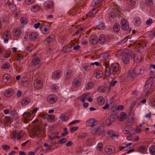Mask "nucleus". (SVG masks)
<instances>
[{
	"label": "nucleus",
	"mask_w": 155,
	"mask_h": 155,
	"mask_svg": "<svg viewBox=\"0 0 155 155\" xmlns=\"http://www.w3.org/2000/svg\"><path fill=\"white\" fill-rule=\"evenodd\" d=\"M135 24L137 25L138 26L140 24V19L138 18H135Z\"/></svg>",
	"instance_id": "0e129e2a"
},
{
	"label": "nucleus",
	"mask_w": 155,
	"mask_h": 155,
	"mask_svg": "<svg viewBox=\"0 0 155 155\" xmlns=\"http://www.w3.org/2000/svg\"><path fill=\"white\" fill-rule=\"evenodd\" d=\"M10 65L9 63H6L3 64L2 66V69H8L10 68Z\"/></svg>",
	"instance_id": "09e8293b"
},
{
	"label": "nucleus",
	"mask_w": 155,
	"mask_h": 155,
	"mask_svg": "<svg viewBox=\"0 0 155 155\" xmlns=\"http://www.w3.org/2000/svg\"><path fill=\"white\" fill-rule=\"evenodd\" d=\"M134 123V120L133 118L128 120L126 122V124L128 126H130L133 125Z\"/></svg>",
	"instance_id": "58836bf2"
},
{
	"label": "nucleus",
	"mask_w": 155,
	"mask_h": 155,
	"mask_svg": "<svg viewBox=\"0 0 155 155\" xmlns=\"http://www.w3.org/2000/svg\"><path fill=\"white\" fill-rule=\"evenodd\" d=\"M127 118V114L126 113L123 112L121 113L119 120L121 121H124Z\"/></svg>",
	"instance_id": "7c9ffc66"
},
{
	"label": "nucleus",
	"mask_w": 155,
	"mask_h": 155,
	"mask_svg": "<svg viewBox=\"0 0 155 155\" xmlns=\"http://www.w3.org/2000/svg\"><path fill=\"white\" fill-rule=\"evenodd\" d=\"M120 14L119 8L118 7H115L113 12H111L109 14V18L110 21L113 22L114 18Z\"/></svg>",
	"instance_id": "20e7f679"
},
{
	"label": "nucleus",
	"mask_w": 155,
	"mask_h": 155,
	"mask_svg": "<svg viewBox=\"0 0 155 155\" xmlns=\"http://www.w3.org/2000/svg\"><path fill=\"white\" fill-rule=\"evenodd\" d=\"M68 134V132L67 130V128L65 127L64 129V131L61 134L62 136L64 137L66 136Z\"/></svg>",
	"instance_id": "4d7b16f0"
},
{
	"label": "nucleus",
	"mask_w": 155,
	"mask_h": 155,
	"mask_svg": "<svg viewBox=\"0 0 155 155\" xmlns=\"http://www.w3.org/2000/svg\"><path fill=\"white\" fill-rule=\"evenodd\" d=\"M147 45L145 43H138L137 46L138 51L139 52H142L147 49Z\"/></svg>",
	"instance_id": "9d476101"
},
{
	"label": "nucleus",
	"mask_w": 155,
	"mask_h": 155,
	"mask_svg": "<svg viewBox=\"0 0 155 155\" xmlns=\"http://www.w3.org/2000/svg\"><path fill=\"white\" fill-rule=\"evenodd\" d=\"M31 10L34 12H36L38 11V8L36 5H34L31 8Z\"/></svg>",
	"instance_id": "3c124183"
},
{
	"label": "nucleus",
	"mask_w": 155,
	"mask_h": 155,
	"mask_svg": "<svg viewBox=\"0 0 155 155\" xmlns=\"http://www.w3.org/2000/svg\"><path fill=\"white\" fill-rule=\"evenodd\" d=\"M105 152L108 154H110L114 152V150L111 147H107L105 149Z\"/></svg>",
	"instance_id": "2f4dec72"
},
{
	"label": "nucleus",
	"mask_w": 155,
	"mask_h": 155,
	"mask_svg": "<svg viewBox=\"0 0 155 155\" xmlns=\"http://www.w3.org/2000/svg\"><path fill=\"white\" fill-rule=\"evenodd\" d=\"M152 84L153 82L150 79H148L146 82L144 87V91L146 93V95L149 94L150 89L152 87Z\"/></svg>",
	"instance_id": "423d86ee"
},
{
	"label": "nucleus",
	"mask_w": 155,
	"mask_h": 155,
	"mask_svg": "<svg viewBox=\"0 0 155 155\" xmlns=\"http://www.w3.org/2000/svg\"><path fill=\"white\" fill-rule=\"evenodd\" d=\"M69 117L63 114H62L60 116V119L61 120L63 121H67L69 119Z\"/></svg>",
	"instance_id": "37998d69"
},
{
	"label": "nucleus",
	"mask_w": 155,
	"mask_h": 155,
	"mask_svg": "<svg viewBox=\"0 0 155 155\" xmlns=\"http://www.w3.org/2000/svg\"><path fill=\"white\" fill-rule=\"evenodd\" d=\"M83 68L85 71H88L90 70L91 68L90 65H86L83 66Z\"/></svg>",
	"instance_id": "6e6d98bb"
},
{
	"label": "nucleus",
	"mask_w": 155,
	"mask_h": 155,
	"mask_svg": "<svg viewBox=\"0 0 155 155\" xmlns=\"http://www.w3.org/2000/svg\"><path fill=\"white\" fill-rule=\"evenodd\" d=\"M42 117H44L45 118H46L48 121H51L52 120L54 116H53V117H52L51 115L45 114L43 115Z\"/></svg>",
	"instance_id": "c756f323"
},
{
	"label": "nucleus",
	"mask_w": 155,
	"mask_h": 155,
	"mask_svg": "<svg viewBox=\"0 0 155 155\" xmlns=\"http://www.w3.org/2000/svg\"><path fill=\"white\" fill-rule=\"evenodd\" d=\"M20 21L21 23L23 24H25L28 22L27 18L24 17H22L20 19Z\"/></svg>",
	"instance_id": "49530a36"
},
{
	"label": "nucleus",
	"mask_w": 155,
	"mask_h": 155,
	"mask_svg": "<svg viewBox=\"0 0 155 155\" xmlns=\"http://www.w3.org/2000/svg\"><path fill=\"white\" fill-rule=\"evenodd\" d=\"M146 2L147 5L148 6H151L153 4V2L152 0H146Z\"/></svg>",
	"instance_id": "5fc2aeb1"
},
{
	"label": "nucleus",
	"mask_w": 155,
	"mask_h": 155,
	"mask_svg": "<svg viewBox=\"0 0 155 155\" xmlns=\"http://www.w3.org/2000/svg\"><path fill=\"white\" fill-rule=\"evenodd\" d=\"M98 42L100 44H103L105 42V39L104 35H101L98 38Z\"/></svg>",
	"instance_id": "4be33fe9"
},
{
	"label": "nucleus",
	"mask_w": 155,
	"mask_h": 155,
	"mask_svg": "<svg viewBox=\"0 0 155 155\" xmlns=\"http://www.w3.org/2000/svg\"><path fill=\"white\" fill-rule=\"evenodd\" d=\"M31 116V114L29 112H25L23 114V116L24 117V121L25 123L28 122L31 120V119L29 118Z\"/></svg>",
	"instance_id": "4468645a"
},
{
	"label": "nucleus",
	"mask_w": 155,
	"mask_h": 155,
	"mask_svg": "<svg viewBox=\"0 0 155 155\" xmlns=\"http://www.w3.org/2000/svg\"><path fill=\"white\" fill-rule=\"evenodd\" d=\"M94 85V83L92 82H88L86 86V90H89L92 88Z\"/></svg>",
	"instance_id": "4c0bfd02"
},
{
	"label": "nucleus",
	"mask_w": 155,
	"mask_h": 155,
	"mask_svg": "<svg viewBox=\"0 0 155 155\" xmlns=\"http://www.w3.org/2000/svg\"><path fill=\"white\" fill-rule=\"evenodd\" d=\"M119 25L117 23H115L113 26V30L115 32H118L120 29Z\"/></svg>",
	"instance_id": "e433bc0d"
},
{
	"label": "nucleus",
	"mask_w": 155,
	"mask_h": 155,
	"mask_svg": "<svg viewBox=\"0 0 155 155\" xmlns=\"http://www.w3.org/2000/svg\"><path fill=\"white\" fill-rule=\"evenodd\" d=\"M34 87L37 89L40 88L42 87V84L40 79L37 78L35 81Z\"/></svg>",
	"instance_id": "ddd939ff"
},
{
	"label": "nucleus",
	"mask_w": 155,
	"mask_h": 155,
	"mask_svg": "<svg viewBox=\"0 0 155 155\" xmlns=\"http://www.w3.org/2000/svg\"><path fill=\"white\" fill-rule=\"evenodd\" d=\"M14 32L16 36H19L21 34V31L19 28H15L14 30Z\"/></svg>",
	"instance_id": "f704fd0d"
},
{
	"label": "nucleus",
	"mask_w": 155,
	"mask_h": 155,
	"mask_svg": "<svg viewBox=\"0 0 155 155\" xmlns=\"http://www.w3.org/2000/svg\"><path fill=\"white\" fill-rule=\"evenodd\" d=\"M73 83L74 85L76 86L77 87L80 85V82L79 81L76 79H75L73 80Z\"/></svg>",
	"instance_id": "8fccbe9b"
},
{
	"label": "nucleus",
	"mask_w": 155,
	"mask_h": 155,
	"mask_svg": "<svg viewBox=\"0 0 155 155\" xmlns=\"http://www.w3.org/2000/svg\"><path fill=\"white\" fill-rule=\"evenodd\" d=\"M116 117V114L114 113H111L110 116H108L106 120V124L107 126L110 125L115 121Z\"/></svg>",
	"instance_id": "39448f33"
},
{
	"label": "nucleus",
	"mask_w": 155,
	"mask_h": 155,
	"mask_svg": "<svg viewBox=\"0 0 155 155\" xmlns=\"http://www.w3.org/2000/svg\"><path fill=\"white\" fill-rule=\"evenodd\" d=\"M105 90L104 88L102 87H99L97 89L98 91L100 92H103Z\"/></svg>",
	"instance_id": "e2e57ef3"
},
{
	"label": "nucleus",
	"mask_w": 155,
	"mask_h": 155,
	"mask_svg": "<svg viewBox=\"0 0 155 155\" xmlns=\"http://www.w3.org/2000/svg\"><path fill=\"white\" fill-rule=\"evenodd\" d=\"M97 101L100 104H103L104 103V99L103 97L100 96L98 98Z\"/></svg>",
	"instance_id": "a19ab883"
},
{
	"label": "nucleus",
	"mask_w": 155,
	"mask_h": 155,
	"mask_svg": "<svg viewBox=\"0 0 155 155\" xmlns=\"http://www.w3.org/2000/svg\"><path fill=\"white\" fill-rule=\"evenodd\" d=\"M72 46L71 45H69L67 46L63 47L62 49V51L64 52H67L71 51Z\"/></svg>",
	"instance_id": "aec40b11"
},
{
	"label": "nucleus",
	"mask_w": 155,
	"mask_h": 155,
	"mask_svg": "<svg viewBox=\"0 0 155 155\" xmlns=\"http://www.w3.org/2000/svg\"><path fill=\"white\" fill-rule=\"evenodd\" d=\"M122 59L124 62L126 64H128L130 62V59L127 57L123 56L122 57Z\"/></svg>",
	"instance_id": "ea45409f"
},
{
	"label": "nucleus",
	"mask_w": 155,
	"mask_h": 155,
	"mask_svg": "<svg viewBox=\"0 0 155 155\" xmlns=\"http://www.w3.org/2000/svg\"><path fill=\"white\" fill-rule=\"evenodd\" d=\"M97 149L100 151H101L102 150V143H99L97 144Z\"/></svg>",
	"instance_id": "052dcab7"
},
{
	"label": "nucleus",
	"mask_w": 155,
	"mask_h": 155,
	"mask_svg": "<svg viewBox=\"0 0 155 155\" xmlns=\"http://www.w3.org/2000/svg\"><path fill=\"white\" fill-rule=\"evenodd\" d=\"M108 134L109 136L111 138H117L118 137L119 134L114 133L113 131L111 130L108 132Z\"/></svg>",
	"instance_id": "393cba45"
},
{
	"label": "nucleus",
	"mask_w": 155,
	"mask_h": 155,
	"mask_svg": "<svg viewBox=\"0 0 155 155\" xmlns=\"http://www.w3.org/2000/svg\"><path fill=\"white\" fill-rule=\"evenodd\" d=\"M78 129V127H71L70 129V131L71 132H73L77 130Z\"/></svg>",
	"instance_id": "338daca9"
},
{
	"label": "nucleus",
	"mask_w": 155,
	"mask_h": 155,
	"mask_svg": "<svg viewBox=\"0 0 155 155\" xmlns=\"http://www.w3.org/2000/svg\"><path fill=\"white\" fill-rule=\"evenodd\" d=\"M152 22V19L151 18H150L146 21V24L147 25H149L151 24Z\"/></svg>",
	"instance_id": "bf43d9fd"
},
{
	"label": "nucleus",
	"mask_w": 155,
	"mask_h": 155,
	"mask_svg": "<svg viewBox=\"0 0 155 155\" xmlns=\"http://www.w3.org/2000/svg\"><path fill=\"white\" fill-rule=\"evenodd\" d=\"M37 37V34L34 32L31 33L29 35V38L31 40H35Z\"/></svg>",
	"instance_id": "cd10ccee"
},
{
	"label": "nucleus",
	"mask_w": 155,
	"mask_h": 155,
	"mask_svg": "<svg viewBox=\"0 0 155 155\" xmlns=\"http://www.w3.org/2000/svg\"><path fill=\"white\" fill-rule=\"evenodd\" d=\"M59 137L55 136L54 134H52L51 136H48L49 139L51 140H52Z\"/></svg>",
	"instance_id": "69168bd1"
},
{
	"label": "nucleus",
	"mask_w": 155,
	"mask_h": 155,
	"mask_svg": "<svg viewBox=\"0 0 155 155\" xmlns=\"http://www.w3.org/2000/svg\"><path fill=\"white\" fill-rule=\"evenodd\" d=\"M67 141V139L65 138H63L59 140L58 141V144L61 143V144H62L66 142Z\"/></svg>",
	"instance_id": "603ef678"
},
{
	"label": "nucleus",
	"mask_w": 155,
	"mask_h": 155,
	"mask_svg": "<svg viewBox=\"0 0 155 155\" xmlns=\"http://www.w3.org/2000/svg\"><path fill=\"white\" fill-rule=\"evenodd\" d=\"M104 25L103 22H101L99 25H98L97 26V28L99 29L103 30L104 28Z\"/></svg>",
	"instance_id": "de8ad7c7"
},
{
	"label": "nucleus",
	"mask_w": 155,
	"mask_h": 155,
	"mask_svg": "<svg viewBox=\"0 0 155 155\" xmlns=\"http://www.w3.org/2000/svg\"><path fill=\"white\" fill-rule=\"evenodd\" d=\"M10 33L9 31H6L3 34V38L5 43H7L9 40V36H10Z\"/></svg>",
	"instance_id": "f3484780"
},
{
	"label": "nucleus",
	"mask_w": 155,
	"mask_h": 155,
	"mask_svg": "<svg viewBox=\"0 0 155 155\" xmlns=\"http://www.w3.org/2000/svg\"><path fill=\"white\" fill-rule=\"evenodd\" d=\"M121 28L124 30H128L129 32H130L132 30V28H129V23L127 21L124 19H122L121 20Z\"/></svg>",
	"instance_id": "0eeeda50"
},
{
	"label": "nucleus",
	"mask_w": 155,
	"mask_h": 155,
	"mask_svg": "<svg viewBox=\"0 0 155 155\" xmlns=\"http://www.w3.org/2000/svg\"><path fill=\"white\" fill-rule=\"evenodd\" d=\"M13 93V90L12 88H9L5 91L4 95L5 97H8L12 96Z\"/></svg>",
	"instance_id": "dca6fc26"
},
{
	"label": "nucleus",
	"mask_w": 155,
	"mask_h": 155,
	"mask_svg": "<svg viewBox=\"0 0 155 155\" xmlns=\"http://www.w3.org/2000/svg\"><path fill=\"white\" fill-rule=\"evenodd\" d=\"M149 150L152 155H155V146H152L150 147Z\"/></svg>",
	"instance_id": "c9c22d12"
},
{
	"label": "nucleus",
	"mask_w": 155,
	"mask_h": 155,
	"mask_svg": "<svg viewBox=\"0 0 155 155\" xmlns=\"http://www.w3.org/2000/svg\"><path fill=\"white\" fill-rule=\"evenodd\" d=\"M120 72L119 66L117 63L111 65L110 67H106L105 69V75L106 77H109L111 74L117 77Z\"/></svg>",
	"instance_id": "f257e3e1"
},
{
	"label": "nucleus",
	"mask_w": 155,
	"mask_h": 155,
	"mask_svg": "<svg viewBox=\"0 0 155 155\" xmlns=\"http://www.w3.org/2000/svg\"><path fill=\"white\" fill-rule=\"evenodd\" d=\"M12 135L14 138H17L18 139H21L23 137L20 134L16 133L15 131H14L13 132Z\"/></svg>",
	"instance_id": "b1692460"
},
{
	"label": "nucleus",
	"mask_w": 155,
	"mask_h": 155,
	"mask_svg": "<svg viewBox=\"0 0 155 155\" xmlns=\"http://www.w3.org/2000/svg\"><path fill=\"white\" fill-rule=\"evenodd\" d=\"M87 136V134L86 133H84L80 134L78 136V139H83Z\"/></svg>",
	"instance_id": "79ce46f5"
},
{
	"label": "nucleus",
	"mask_w": 155,
	"mask_h": 155,
	"mask_svg": "<svg viewBox=\"0 0 155 155\" xmlns=\"http://www.w3.org/2000/svg\"><path fill=\"white\" fill-rule=\"evenodd\" d=\"M136 2V0H127L128 4L130 5L132 4L135 3Z\"/></svg>",
	"instance_id": "680f3d73"
},
{
	"label": "nucleus",
	"mask_w": 155,
	"mask_h": 155,
	"mask_svg": "<svg viewBox=\"0 0 155 155\" xmlns=\"http://www.w3.org/2000/svg\"><path fill=\"white\" fill-rule=\"evenodd\" d=\"M105 130L104 127L103 125L100 126H96L93 127L91 129L92 134L94 135H99Z\"/></svg>",
	"instance_id": "7ed1b4c3"
},
{
	"label": "nucleus",
	"mask_w": 155,
	"mask_h": 155,
	"mask_svg": "<svg viewBox=\"0 0 155 155\" xmlns=\"http://www.w3.org/2000/svg\"><path fill=\"white\" fill-rule=\"evenodd\" d=\"M32 61L33 64L35 65H37L39 64L40 61V59L39 58L35 57L32 60Z\"/></svg>",
	"instance_id": "72a5a7b5"
},
{
	"label": "nucleus",
	"mask_w": 155,
	"mask_h": 155,
	"mask_svg": "<svg viewBox=\"0 0 155 155\" xmlns=\"http://www.w3.org/2000/svg\"><path fill=\"white\" fill-rule=\"evenodd\" d=\"M54 37L53 35H51L46 38V41L47 42L50 43L52 42L54 39Z\"/></svg>",
	"instance_id": "c03bdc74"
},
{
	"label": "nucleus",
	"mask_w": 155,
	"mask_h": 155,
	"mask_svg": "<svg viewBox=\"0 0 155 155\" xmlns=\"http://www.w3.org/2000/svg\"><path fill=\"white\" fill-rule=\"evenodd\" d=\"M90 94L89 93L84 94L83 95L81 96L80 97V100L82 102L84 103L85 101V99L87 98V96H89Z\"/></svg>",
	"instance_id": "5701e85b"
},
{
	"label": "nucleus",
	"mask_w": 155,
	"mask_h": 155,
	"mask_svg": "<svg viewBox=\"0 0 155 155\" xmlns=\"http://www.w3.org/2000/svg\"><path fill=\"white\" fill-rule=\"evenodd\" d=\"M60 73L61 71L59 70L54 71L52 74V78L54 79H58L60 77Z\"/></svg>",
	"instance_id": "6ab92c4d"
},
{
	"label": "nucleus",
	"mask_w": 155,
	"mask_h": 155,
	"mask_svg": "<svg viewBox=\"0 0 155 155\" xmlns=\"http://www.w3.org/2000/svg\"><path fill=\"white\" fill-rule=\"evenodd\" d=\"M97 122L93 119L87 120L86 122V125L87 126H93L97 124Z\"/></svg>",
	"instance_id": "2eb2a0df"
},
{
	"label": "nucleus",
	"mask_w": 155,
	"mask_h": 155,
	"mask_svg": "<svg viewBox=\"0 0 155 155\" xmlns=\"http://www.w3.org/2000/svg\"><path fill=\"white\" fill-rule=\"evenodd\" d=\"M57 98L55 95L51 94L47 97V101L50 104H53L57 101Z\"/></svg>",
	"instance_id": "1a4fd4ad"
},
{
	"label": "nucleus",
	"mask_w": 155,
	"mask_h": 155,
	"mask_svg": "<svg viewBox=\"0 0 155 155\" xmlns=\"http://www.w3.org/2000/svg\"><path fill=\"white\" fill-rule=\"evenodd\" d=\"M124 53L126 55L130 57L131 59L134 58L135 57V54L132 51L130 50L126 49L124 51Z\"/></svg>",
	"instance_id": "f8f14e48"
},
{
	"label": "nucleus",
	"mask_w": 155,
	"mask_h": 155,
	"mask_svg": "<svg viewBox=\"0 0 155 155\" xmlns=\"http://www.w3.org/2000/svg\"><path fill=\"white\" fill-rule=\"evenodd\" d=\"M141 71H143V70L137 68H131L129 70L128 76L132 78H134L136 75L141 74L142 73Z\"/></svg>",
	"instance_id": "f03ea898"
},
{
	"label": "nucleus",
	"mask_w": 155,
	"mask_h": 155,
	"mask_svg": "<svg viewBox=\"0 0 155 155\" xmlns=\"http://www.w3.org/2000/svg\"><path fill=\"white\" fill-rule=\"evenodd\" d=\"M11 54V52L10 51H7L6 53L4 55V58H8L9 57Z\"/></svg>",
	"instance_id": "13d9d810"
},
{
	"label": "nucleus",
	"mask_w": 155,
	"mask_h": 155,
	"mask_svg": "<svg viewBox=\"0 0 155 155\" xmlns=\"http://www.w3.org/2000/svg\"><path fill=\"white\" fill-rule=\"evenodd\" d=\"M98 10V9L97 8H96L92 10L91 11V12L93 13V15H95L97 13Z\"/></svg>",
	"instance_id": "774afa93"
},
{
	"label": "nucleus",
	"mask_w": 155,
	"mask_h": 155,
	"mask_svg": "<svg viewBox=\"0 0 155 155\" xmlns=\"http://www.w3.org/2000/svg\"><path fill=\"white\" fill-rule=\"evenodd\" d=\"M40 29L42 33L45 34L48 33L49 30L48 26L44 24L42 25Z\"/></svg>",
	"instance_id": "9b49d317"
},
{
	"label": "nucleus",
	"mask_w": 155,
	"mask_h": 155,
	"mask_svg": "<svg viewBox=\"0 0 155 155\" xmlns=\"http://www.w3.org/2000/svg\"><path fill=\"white\" fill-rule=\"evenodd\" d=\"M103 1V0H93V1L92 2L91 5L92 6L94 7L96 5L99 4Z\"/></svg>",
	"instance_id": "473e14b6"
},
{
	"label": "nucleus",
	"mask_w": 155,
	"mask_h": 155,
	"mask_svg": "<svg viewBox=\"0 0 155 155\" xmlns=\"http://www.w3.org/2000/svg\"><path fill=\"white\" fill-rule=\"evenodd\" d=\"M89 41L92 44L94 45H96L97 43V36L95 35L91 36L89 38Z\"/></svg>",
	"instance_id": "412c9836"
},
{
	"label": "nucleus",
	"mask_w": 155,
	"mask_h": 155,
	"mask_svg": "<svg viewBox=\"0 0 155 155\" xmlns=\"http://www.w3.org/2000/svg\"><path fill=\"white\" fill-rule=\"evenodd\" d=\"M94 74L96 75V77L98 78L102 77L103 74L102 71L101 70H97L95 71Z\"/></svg>",
	"instance_id": "bb28decb"
},
{
	"label": "nucleus",
	"mask_w": 155,
	"mask_h": 155,
	"mask_svg": "<svg viewBox=\"0 0 155 155\" xmlns=\"http://www.w3.org/2000/svg\"><path fill=\"white\" fill-rule=\"evenodd\" d=\"M53 3L50 2L48 3L45 2L44 4V7L45 9H48L51 8L53 7Z\"/></svg>",
	"instance_id": "a878e982"
},
{
	"label": "nucleus",
	"mask_w": 155,
	"mask_h": 155,
	"mask_svg": "<svg viewBox=\"0 0 155 155\" xmlns=\"http://www.w3.org/2000/svg\"><path fill=\"white\" fill-rule=\"evenodd\" d=\"M10 78V76L8 74H5L3 76V81L6 82Z\"/></svg>",
	"instance_id": "a18cd8bd"
},
{
	"label": "nucleus",
	"mask_w": 155,
	"mask_h": 155,
	"mask_svg": "<svg viewBox=\"0 0 155 155\" xmlns=\"http://www.w3.org/2000/svg\"><path fill=\"white\" fill-rule=\"evenodd\" d=\"M41 130V128L40 126H38V127L35 126L34 127V129L32 130V136H31V134L30 135L31 137L34 138L36 135H38L40 133Z\"/></svg>",
	"instance_id": "6e6552de"
},
{
	"label": "nucleus",
	"mask_w": 155,
	"mask_h": 155,
	"mask_svg": "<svg viewBox=\"0 0 155 155\" xmlns=\"http://www.w3.org/2000/svg\"><path fill=\"white\" fill-rule=\"evenodd\" d=\"M72 71L70 70H68L65 75V78L66 79L69 80L71 78Z\"/></svg>",
	"instance_id": "c85d7f7f"
},
{
	"label": "nucleus",
	"mask_w": 155,
	"mask_h": 155,
	"mask_svg": "<svg viewBox=\"0 0 155 155\" xmlns=\"http://www.w3.org/2000/svg\"><path fill=\"white\" fill-rule=\"evenodd\" d=\"M146 150V148L144 146H141L139 148L138 151L139 152L143 153Z\"/></svg>",
	"instance_id": "864d4df0"
},
{
	"label": "nucleus",
	"mask_w": 155,
	"mask_h": 155,
	"mask_svg": "<svg viewBox=\"0 0 155 155\" xmlns=\"http://www.w3.org/2000/svg\"><path fill=\"white\" fill-rule=\"evenodd\" d=\"M31 100L28 97L23 98L21 101V103L23 106L27 105L30 102Z\"/></svg>",
	"instance_id": "a211bd4d"
}]
</instances>
